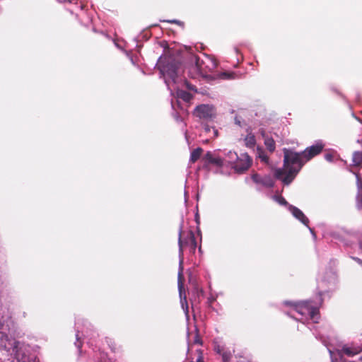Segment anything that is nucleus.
<instances>
[{"instance_id":"1","label":"nucleus","mask_w":362,"mask_h":362,"mask_svg":"<svg viewBox=\"0 0 362 362\" xmlns=\"http://www.w3.org/2000/svg\"><path fill=\"white\" fill-rule=\"evenodd\" d=\"M284 167L275 170V176L285 185H289L306 161L303 153H298L284 148Z\"/></svg>"},{"instance_id":"2","label":"nucleus","mask_w":362,"mask_h":362,"mask_svg":"<svg viewBox=\"0 0 362 362\" xmlns=\"http://www.w3.org/2000/svg\"><path fill=\"white\" fill-rule=\"evenodd\" d=\"M158 68L165 78V82L173 95L172 83H176V78L180 73V65L170 57H160L158 61Z\"/></svg>"},{"instance_id":"3","label":"nucleus","mask_w":362,"mask_h":362,"mask_svg":"<svg viewBox=\"0 0 362 362\" xmlns=\"http://www.w3.org/2000/svg\"><path fill=\"white\" fill-rule=\"evenodd\" d=\"M293 310L303 316L300 320H303L304 317L305 319L309 317L313 322L317 323L320 318L318 310L311 305L308 301H303L293 305Z\"/></svg>"},{"instance_id":"4","label":"nucleus","mask_w":362,"mask_h":362,"mask_svg":"<svg viewBox=\"0 0 362 362\" xmlns=\"http://www.w3.org/2000/svg\"><path fill=\"white\" fill-rule=\"evenodd\" d=\"M178 244H179L180 261H179V272H178V275H177V284H178V288H179V292H180L181 305H182L183 310H185V314L187 315L188 307L187 305V299H186L185 296H184V298H182V285H183V284H182V279H183V274H182V272H183V266H182V264H183V249H182L183 242L181 239V232H180Z\"/></svg>"},{"instance_id":"5","label":"nucleus","mask_w":362,"mask_h":362,"mask_svg":"<svg viewBox=\"0 0 362 362\" xmlns=\"http://www.w3.org/2000/svg\"><path fill=\"white\" fill-rule=\"evenodd\" d=\"M194 115L200 119H210L214 117L215 110L212 105H201L196 107Z\"/></svg>"},{"instance_id":"6","label":"nucleus","mask_w":362,"mask_h":362,"mask_svg":"<svg viewBox=\"0 0 362 362\" xmlns=\"http://www.w3.org/2000/svg\"><path fill=\"white\" fill-rule=\"evenodd\" d=\"M252 164V159L247 153L241 154L233 169L238 173H243L247 170Z\"/></svg>"},{"instance_id":"7","label":"nucleus","mask_w":362,"mask_h":362,"mask_svg":"<svg viewBox=\"0 0 362 362\" xmlns=\"http://www.w3.org/2000/svg\"><path fill=\"white\" fill-rule=\"evenodd\" d=\"M214 351L222 356L223 361L224 362H228L232 356V352L230 351L226 350L225 345L222 343L219 339H216L214 341Z\"/></svg>"},{"instance_id":"8","label":"nucleus","mask_w":362,"mask_h":362,"mask_svg":"<svg viewBox=\"0 0 362 362\" xmlns=\"http://www.w3.org/2000/svg\"><path fill=\"white\" fill-rule=\"evenodd\" d=\"M324 145L321 141L317 142L315 144L307 148L303 151V156L305 157V161H308L313 157L319 154L322 150Z\"/></svg>"},{"instance_id":"9","label":"nucleus","mask_w":362,"mask_h":362,"mask_svg":"<svg viewBox=\"0 0 362 362\" xmlns=\"http://www.w3.org/2000/svg\"><path fill=\"white\" fill-rule=\"evenodd\" d=\"M197 66L200 69L202 74L203 72L211 71L216 69L217 63L216 60L209 56H205L204 59L202 60V65L199 64V60L197 61Z\"/></svg>"},{"instance_id":"10","label":"nucleus","mask_w":362,"mask_h":362,"mask_svg":"<svg viewBox=\"0 0 362 362\" xmlns=\"http://www.w3.org/2000/svg\"><path fill=\"white\" fill-rule=\"evenodd\" d=\"M288 209L296 219L299 220L302 223L308 226L309 220L302 211L292 205H288Z\"/></svg>"},{"instance_id":"11","label":"nucleus","mask_w":362,"mask_h":362,"mask_svg":"<svg viewBox=\"0 0 362 362\" xmlns=\"http://www.w3.org/2000/svg\"><path fill=\"white\" fill-rule=\"evenodd\" d=\"M239 158L236 152L229 151L226 155L225 163H228L233 168V165L236 164Z\"/></svg>"},{"instance_id":"12","label":"nucleus","mask_w":362,"mask_h":362,"mask_svg":"<svg viewBox=\"0 0 362 362\" xmlns=\"http://www.w3.org/2000/svg\"><path fill=\"white\" fill-rule=\"evenodd\" d=\"M341 351L348 356H353L360 353L361 348L360 346H349L345 345L343 346Z\"/></svg>"},{"instance_id":"13","label":"nucleus","mask_w":362,"mask_h":362,"mask_svg":"<svg viewBox=\"0 0 362 362\" xmlns=\"http://www.w3.org/2000/svg\"><path fill=\"white\" fill-rule=\"evenodd\" d=\"M175 95L177 98H181L185 102H189L192 98L190 93L180 89L177 90Z\"/></svg>"},{"instance_id":"14","label":"nucleus","mask_w":362,"mask_h":362,"mask_svg":"<svg viewBox=\"0 0 362 362\" xmlns=\"http://www.w3.org/2000/svg\"><path fill=\"white\" fill-rule=\"evenodd\" d=\"M244 141H245V146L248 148H253L255 146V144H256L255 137L251 133L247 134V135L245 136Z\"/></svg>"},{"instance_id":"15","label":"nucleus","mask_w":362,"mask_h":362,"mask_svg":"<svg viewBox=\"0 0 362 362\" xmlns=\"http://www.w3.org/2000/svg\"><path fill=\"white\" fill-rule=\"evenodd\" d=\"M259 185L267 187H272L274 185V181L270 176L265 175L262 178V181Z\"/></svg>"},{"instance_id":"16","label":"nucleus","mask_w":362,"mask_h":362,"mask_svg":"<svg viewBox=\"0 0 362 362\" xmlns=\"http://www.w3.org/2000/svg\"><path fill=\"white\" fill-rule=\"evenodd\" d=\"M204 130L206 133L209 134L211 138H215L218 136V130L214 127H211L209 125H204Z\"/></svg>"},{"instance_id":"17","label":"nucleus","mask_w":362,"mask_h":362,"mask_svg":"<svg viewBox=\"0 0 362 362\" xmlns=\"http://www.w3.org/2000/svg\"><path fill=\"white\" fill-rule=\"evenodd\" d=\"M202 153V149L201 148H197L194 149L191 153L190 161L192 163H194L195 161H197L199 158Z\"/></svg>"},{"instance_id":"18","label":"nucleus","mask_w":362,"mask_h":362,"mask_svg":"<svg viewBox=\"0 0 362 362\" xmlns=\"http://www.w3.org/2000/svg\"><path fill=\"white\" fill-rule=\"evenodd\" d=\"M264 144H265L266 147L267 148V149L269 151L272 152V151H274V149H275V142H274L273 139H272V138H267V139H265Z\"/></svg>"},{"instance_id":"19","label":"nucleus","mask_w":362,"mask_h":362,"mask_svg":"<svg viewBox=\"0 0 362 362\" xmlns=\"http://www.w3.org/2000/svg\"><path fill=\"white\" fill-rule=\"evenodd\" d=\"M357 185H358V196H357L358 206L359 208H362V184L360 183V181L358 179Z\"/></svg>"},{"instance_id":"20","label":"nucleus","mask_w":362,"mask_h":362,"mask_svg":"<svg viewBox=\"0 0 362 362\" xmlns=\"http://www.w3.org/2000/svg\"><path fill=\"white\" fill-rule=\"evenodd\" d=\"M353 162L356 165H359L362 163V153L355 152L353 155Z\"/></svg>"},{"instance_id":"21","label":"nucleus","mask_w":362,"mask_h":362,"mask_svg":"<svg viewBox=\"0 0 362 362\" xmlns=\"http://www.w3.org/2000/svg\"><path fill=\"white\" fill-rule=\"evenodd\" d=\"M257 157L264 163H267L268 162V157L266 155V153L264 152V151L261 148H257Z\"/></svg>"},{"instance_id":"22","label":"nucleus","mask_w":362,"mask_h":362,"mask_svg":"<svg viewBox=\"0 0 362 362\" xmlns=\"http://www.w3.org/2000/svg\"><path fill=\"white\" fill-rule=\"evenodd\" d=\"M225 160L221 158L220 156H215L212 160L211 164H214L218 167H222L225 165Z\"/></svg>"},{"instance_id":"23","label":"nucleus","mask_w":362,"mask_h":362,"mask_svg":"<svg viewBox=\"0 0 362 362\" xmlns=\"http://www.w3.org/2000/svg\"><path fill=\"white\" fill-rule=\"evenodd\" d=\"M218 78L221 79H233L235 78V73L222 72L218 74Z\"/></svg>"},{"instance_id":"24","label":"nucleus","mask_w":362,"mask_h":362,"mask_svg":"<svg viewBox=\"0 0 362 362\" xmlns=\"http://www.w3.org/2000/svg\"><path fill=\"white\" fill-rule=\"evenodd\" d=\"M272 199L280 205H284V206L288 205L286 199L281 196L274 195V196H272Z\"/></svg>"},{"instance_id":"25","label":"nucleus","mask_w":362,"mask_h":362,"mask_svg":"<svg viewBox=\"0 0 362 362\" xmlns=\"http://www.w3.org/2000/svg\"><path fill=\"white\" fill-rule=\"evenodd\" d=\"M214 155L213 154V153L210 152V151H208L205 155H204V160L208 162L209 163H212V160L214 159Z\"/></svg>"},{"instance_id":"26","label":"nucleus","mask_w":362,"mask_h":362,"mask_svg":"<svg viewBox=\"0 0 362 362\" xmlns=\"http://www.w3.org/2000/svg\"><path fill=\"white\" fill-rule=\"evenodd\" d=\"M189 242H190V244L192 245L193 249H194L197 246V241H196L194 235L192 232H191L189 233Z\"/></svg>"},{"instance_id":"27","label":"nucleus","mask_w":362,"mask_h":362,"mask_svg":"<svg viewBox=\"0 0 362 362\" xmlns=\"http://www.w3.org/2000/svg\"><path fill=\"white\" fill-rule=\"evenodd\" d=\"M262 177H261L258 174H253L252 175V180L257 183V184H260L261 181H262Z\"/></svg>"},{"instance_id":"28","label":"nucleus","mask_w":362,"mask_h":362,"mask_svg":"<svg viewBox=\"0 0 362 362\" xmlns=\"http://www.w3.org/2000/svg\"><path fill=\"white\" fill-rule=\"evenodd\" d=\"M326 160L332 162L333 160V156L330 153H327L325 156Z\"/></svg>"},{"instance_id":"29","label":"nucleus","mask_w":362,"mask_h":362,"mask_svg":"<svg viewBox=\"0 0 362 362\" xmlns=\"http://www.w3.org/2000/svg\"><path fill=\"white\" fill-rule=\"evenodd\" d=\"M100 362H110L109 358H107L105 354H103L101 361Z\"/></svg>"},{"instance_id":"30","label":"nucleus","mask_w":362,"mask_h":362,"mask_svg":"<svg viewBox=\"0 0 362 362\" xmlns=\"http://www.w3.org/2000/svg\"><path fill=\"white\" fill-rule=\"evenodd\" d=\"M167 22L170 23L180 24V22L177 20H170V21H167Z\"/></svg>"},{"instance_id":"31","label":"nucleus","mask_w":362,"mask_h":362,"mask_svg":"<svg viewBox=\"0 0 362 362\" xmlns=\"http://www.w3.org/2000/svg\"><path fill=\"white\" fill-rule=\"evenodd\" d=\"M353 259H354V260H356L358 264H361V265H362V261H361L360 259H358V258H357V257H354Z\"/></svg>"},{"instance_id":"32","label":"nucleus","mask_w":362,"mask_h":362,"mask_svg":"<svg viewBox=\"0 0 362 362\" xmlns=\"http://www.w3.org/2000/svg\"><path fill=\"white\" fill-rule=\"evenodd\" d=\"M186 84V86L187 87V88L190 89V90H194V88L192 86L189 85V83H185Z\"/></svg>"},{"instance_id":"33","label":"nucleus","mask_w":362,"mask_h":362,"mask_svg":"<svg viewBox=\"0 0 362 362\" xmlns=\"http://www.w3.org/2000/svg\"><path fill=\"white\" fill-rule=\"evenodd\" d=\"M235 122H236V124H240V122L237 119V118L235 119Z\"/></svg>"},{"instance_id":"34","label":"nucleus","mask_w":362,"mask_h":362,"mask_svg":"<svg viewBox=\"0 0 362 362\" xmlns=\"http://www.w3.org/2000/svg\"><path fill=\"white\" fill-rule=\"evenodd\" d=\"M309 230L313 234V230L311 228H309Z\"/></svg>"},{"instance_id":"35","label":"nucleus","mask_w":362,"mask_h":362,"mask_svg":"<svg viewBox=\"0 0 362 362\" xmlns=\"http://www.w3.org/2000/svg\"><path fill=\"white\" fill-rule=\"evenodd\" d=\"M360 247H361V248L362 250V243H360Z\"/></svg>"},{"instance_id":"36","label":"nucleus","mask_w":362,"mask_h":362,"mask_svg":"<svg viewBox=\"0 0 362 362\" xmlns=\"http://www.w3.org/2000/svg\"><path fill=\"white\" fill-rule=\"evenodd\" d=\"M198 362H201L200 359L198 360Z\"/></svg>"}]
</instances>
